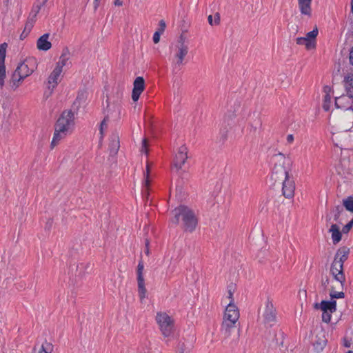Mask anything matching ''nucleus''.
<instances>
[{"label": "nucleus", "mask_w": 353, "mask_h": 353, "mask_svg": "<svg viewBox=\"0 0 353 353\" xmlns=\"http://www.w3.org/2000/svg\"><path fill=\"white\" fill-rule=\"evenodd\" d=\"M348 254V248L345 247L341 248L337 250L334 256V261H336V262H338L340 265L342 264V266L343 267V263L347 259Z\"/></svg>", "instance_id": "a211bd4d"}, {"label": "nucleus", "mask_w": 353, "mask_h": 353, "mask_svg": "<svg viewBox=\"0 0 353 353\" xmlns=\"http://www.w3.org/2000/svg\"><path fill=\"white\" fill-rule=\"evenodd\" d=\"M330 273L334 279L339 283L341 288L343 289L345 281V276L342 264L340 265L336 261H333L330 267Z\"/></svg>", "instance_id": "6e6552de"}, {"label": "nucleus", "mask_w": 353, "mask_h": 353, "mask_svg": "<svg viewBox=\"0 0 353 353\" xmlns=\"http://www.w3.org/2000/svg\"><path fill=\"white\" fill-rule=\"evenodd\" d=\"M330 103H331L330 94L325 95L324 100H323V108L324 109V110L328 111L330 110Z\"/></svg>", "instance_id": "473e14b6"}, {"label": "nucleus", "mask_w": 353, "mask_h": 353, "mask_svg": "<svg viewBox=\"0 0 353 353\" xmlns=\"http://www.w3.org/2000/svg\"><path fill=\"white\" fill-rule=\"evenodd\" d=\"M183 41L184 42V39H183V36L181 35V37H180L179 44H181V42H183Z\"/></svg>", "instance_id": "69168bd1"}, {"label": "nucleus", "mask_w": 353, "mask_h": 353, "mask_svg": "<svg viewBox=\"0 0 353 353\" xmlns=\"http://www.w3.org/2000/svg\"><path fill=\"white\" fill-rule=\"evenodd\" d=\"M26 30H23V32H22V34H21V38L22 39V37H26L28 34H26Z\"/></svg>", "instance_id": "e2e57ef3"}, {"label": "nucleus", "mask_w": 353, "mask_h": 353, "mask_svg": "<svg viewBox=\"0 0 353 353\" xmlns=\"http://www.w3.org/2000/svg\"><path fill=\"white\" fill-rule=\"evenodd\" d=\"M323 92H325V95L330 94L331 88L328 85L324 86Z\"/></svg>", "instance_id": "864d4df0"}, {"label": "nucleus", "mask_w": 353, "mask_h": 353, "mask_svg": "<svg viewBox=\"0 0 353 353\" xmlns=\"http://www.w3.org/2000/svg\"><path fill=\"white\" fill-rule=\"evenodd\" d=\"M150 164L149 162L147 163L146 165V170L145 172H144L143 174V187L144 190H143V196H145L147 199H148V187L150 185Z\"/></svg>", "instance_id": "aec40b11"}, {"label": "nucleus", "mask_w": 353, "mask_h": 353, "mask_svg": "<svg viewBox=\"0 0 353 353\" xmlns=\"http://www.w3.org/2000/svg\"><path fill=\"white\" fill-rule=\"evenodd\" d=\"M156 321L164 337H169L173 333L174 321L165 312H158Z\"/></svg>", "instance_id": "20e7f679"}, {"label": "nucleus", "mask_w": 353, "mask_h": 353, "mask_svg": "<svg viewBox=\"0 0 353 353\" xmlns=\"http://www.w3.org/2000/svg\"><path fill=\"white\" fill-rule=\"evenodd\" d=\"M263 322L265 325L272 326L276 321V311L272 302L268 299L263 314Z\"/></svg>", "instance_id": "39448f33"}, {"label": "nucleus", "mask_w": 353, "mask_h": 353, "mask_svg": "<svg viewBox=\"0 0 353 353\" xmlns=\"http://www.w3.org/2000/svg\"><path fill=\"white\" fill-rule=\"evenodd\" d=\"M350 63L352 65H353V46L351 48V50L350 52Z\"/></svg>", "instance_id": "5fc2aeb1"}, {"label": "nucleus", "mask_w": 353, "mask_h": 353, "mask_svg": "<svg viewBox=\"0 0 353 353\" xmlns=\"http://www.w3.org/2000/svg\"><path fill=\"white\" fill-rule=\"evenodd\" d=\"M220 23V14L216 12L214 14V25H219Z\"/></svg>", "instance_id": "603ef678"}, {"label": "nucleus", "mask_w": 353, "mask_h": 353, "mask_svg": "<svg viewBox=\"0 0 353 353\" xmlns=\"http://www.w3.org/2000/svg\"><path fill=\"white\" fill-rule=\"evenodd\" d=\"M172 213L174 217L171 219L172 223L178 224L181 219L185 231L192 232L195 230L198 220L194 212L190 208L181 205L176 208Z\"/></svg>", "instance_id": "7ed1b4c3"}, {"label": "nucleus", "mask_w": 353, "mask_h": 353, "mask_svg": "<svg viewBox=\"0 0 353 353\" xmlns=\"http://www.w3.org/2000/svg\"><path fill=\"white\" fill-rule=\"evenodd\" d=\"M343 211V208L341 205H337L333 208L331 212L334 214V221H338L341 213Z\"/></svg>", "instance_id": "c756f323"}, {"label": "nucleus", "mask_w": 353, "mask_h": 353, "mask_svg": "<svg viewBox=\"0 0 353 353\" xmlns=\"http://www.w3.org/2000/svg\"><path fill=\"white\" fill-rule=\"evenodd\" d=\"M5 78H6L5 62H0V86L1 88L4 85Z\"/></svg>", "instance_id": "c85d7f7f"}, {"label": "nucleus", "mask_w": 353, "mask_h": 353, "mask_svg": "<svg viewBox=\"0 0 353 353\" xmlns=\"http://www.w3.org/2000/svg\"><path fill=\"white\" fill-rule=\"evenodd\" d=\"M239 336H240V330L238 331L237 336L235 339H232L231 342H230L229 345L231 348H234L238 345Z\"/></svg>", "instance_id": "a19ab883"}, {"label": "nucleus", "mask_w": 353, "mask_h": 353, "mask_svg": "<svg viewBox=\"0 0 353 353\" xmlns=\"http://www.w3.org/2000/svg\"><path fill=\"white\" fill-rule=\"evenodd\" d=\"M161 34L162 33L159 31L154 32L153 35V41L154 43H157L159 42Z\"/></svg>", "instance_id": "37998d69"}, {"label": "nucleus", "mask_w": 353, "mask_h": 353, "mask_svg": "<svg viewBox=\"0 0 353 353\" xmlns=\"http://www.w3.org/2000/svg\"><path fill=\"white\" fill-rule=\"evenodd\" d=\"M308 38L305 37H298L296 39V43L299 45H305L306 41H307Z\"/></svg>", "instance_id": "c03bdc74"}, {"label": "nucleus", "mask_w": 353, "mask_h": 353, "mask_svg": "<svg viewBox=\"0 0 353 353\" xmlns=\"http://www.w3.org/2000/svg\"><path fill=\"white\" fill-rule=\"evenodd\" d=\"M176 49H177V51L175 54V57L176 58L177 61L176 62V64H177L178 65H180L182 64L185 57L187 55V54L188 52V47L183 41V42H181V44H179L176 46Z\"/></svg>", "instance_id": "2eb2a0df"}, {"label": "nucleus", "mask_w": 353, "mask_h": 353, "mask_svg": "<svg viewBox=\"0 0 353 353\" xmlns=\"http://www.w3.org/2000/svg\"><path fill=\"white\" fill-rule=\"evenodd\" d=\"M343 205L347 211L353 213V196H350L343 199Z\"/></svg>", "instance_id": "bb28decb"}, {"label": "nucleus", "mask_w": 353, "mask_h": 353, "mask_svg": "<svg viewBox=\"0 0 353 353\" xmlns=\"http://www.w3.org/2000/svg\"><path fill=\"white\" fill-rule=\"evenodd\" d=\"M344 345L347 347H350V343L348 342V341H345Z\"/></svg>", "instance_id": "0e129e2a"}, {"label": "nucleus", "mask_w": 353, "mask_h": 353, "mask_svg": "<svg viewBox=\"0 0 353 353\" xmlns=\"http://www.w3.org/2000/svg\"><path fill=\"white\" fill-rule=\"evenodd\" d=\"M74 125V113L69 110L62 112L54 125V132L50 143L51 149L57 146L61 140L71 132Z\"/></svg>", "instance_id": "f03ea898"}, {"label": "nucleus", "mask_w": 353, "mask_h": 353, "mask_svg": "<svg viewBox=\"0 0 353 353\" xmlns=\"http://www.w3.org/2000/svg\"><path fill=\"white\" fill-rule=\"evenodd\" d=\"M120 148L119 137L117 133H112L109 143V151L111 156H115Z\"/></svg>", "instance_id": "4468645a"}, {"label": "nucleus", "mask_w": 353, "mask_h": 353, "mask_svg": "<svg viewBox=\"0 0 353 353\" xmlns=\"http://www.w3.org/2000/svg\"><path fill=\"white\" fill-rule=\"evenodd\" d=\"M275 161L272 170V178L275 182H281L283 185V195L287 199H291L294 195L295 183L292 179L290 178L288 170L283 166L285 157L283 154L279 153L273 156Z\"/></svg>", "instance_id": "f257e3e1"}, {"label": "nucleus", "mask_w": 353, "mask_h": 353, "mask_svg": "<svg viewBox=\"0 0 353 353\" xmlns=\"http://www.w3.org/2000/svg\"><path fill=\"white\" fill-rule=\"evenodd\" d=\"M50 34L46 33L40 37L37 42V47L40 50L47 51L51 48L52 44L48 41Z\"/></svg>", "instance_id": "f3484780"}, {"label": "nucleus", "mask_w": 353, "mask_h": 353, "mask_svg": "<svg viewBox=\"0 0 353 353\" xmlns=\"http://www.w3.org/2000/svg\"><path fill=\"white\" fill-rule=\"evenodd\" d=\"M311 1L312 0H299L300 10L303 14L311 15Z\"/></svg>", "instance_id": "393cba45"}, {"label": "nucleus", "mask_w": 353, "mask_h": 353, "mask_svg": "<svg viewBox=\"0 0 353 353\" xmlns=\"http://www.w3.org/2000/svg\"><path fill=\"white\" fill-rule=\"evenodd\" d=\"M330 296L332 299H341L345 296V294L343 292H336L334 287L332 286L330 290Z\"/></svg>", "instance_id": "7c9ffc66"}, {"label": "nucleus", "mask_w": 353, "mask_h": 353, "mask_svg": "<svg viewBox=\"0 0 353 353\" xmlns=\"http://www.w3.org/2000/svg\"><path fill=\"white\" fill-rule=\"evenodd\" d=\"M147 147H148V140L146 139H143L142 141V146H141V152H144L146 154H148V151Z\"/></svg>", "instance_id": "79ce46f5"}, {"label": "nucleus", "mask_w": 353, "mask_h": 353, "mask_svg": "<svg viewBox=\"0 0 353 353\" xmlns=\"http://www.w3.org/2000/svg\"><path fill=\"white\" fill-rule=\"evenodd\" d=\"M144 265L143 263L141 261H139L137 266V283H138V292L140 297L141 301L145 298L147 290L145 287V281L143 278V271Z\"/></svg>", "instance_id": "1a4fd4ad"}, {"label": "nucleus", "mask_w": 353, "mask_h": 353, "mask_svg": "<svg viewBox=\"0 0 353 353\" xmlns=\"http://www.w3.org/2000/svg\"><path fill=\"white\" fill-rule=\"evenodd\" d=\"M83 99H84V94L83 93L79 94L75 101L74 102V105H76L77 103H78L79 105L80 101L83 100Z\"/></svg>", "instance_id": "09e8293b"}, {"label": "nucleus", "mask_w": 353, "mask_h": 353, "mask_svg": "<svg viewBox=\"0 0 353 353\" xmlns=\"http://www.w3.org/2000/svg\"><path fill=\"white\" fill-rule=\"evenodd\" d=\"M99 1H100V0H94V8L95 9H97V7L99 6Z\"/></svg>", "instance_id": "680f3d73"}, {"label": "nucleus", "mask_w": 353, "mask_h": 353, "mask_svg": "<svg viewBox=\"0 0 353 353\" xmlns=\"http://www.w3.org/2000/svg\"><path fill=\"white\" fill-rule=\"evenodd\" d=\"M329 232L332 233L333 243L334 245L337 244L341 240L342 237V234L339 226L336 224H332L329 230Z\"/></svg>", "instance_id": "4be33fe9"}, {"label": "nucleus", "mask_w": 353, "mask_h": 353, "mask_svg": "<svg viewBox=\"0 0 353 353\" xmlns=\"http://www.w3.org/2000/svg\"><path fill=\"white\" fill-rule=\"evenodd\" d=\"M114 4L116 6H121L123 5V1L121 0H114Z\"/></svg>", "instance_id": "bf43d9fd"}, {"label": "nucleus", "mask_w": 353, "mask_h": 353, "mask_svg": "<svg viewBox=\"0 0 353 353\" xmlns=\"http://www.w3.org/2000/svg\"><path fill=\"white\" fill-rule=\"evenodd\" d=\"M185 350V345L183 343H179L177 347L176 353H184V351Z\"/></svg>", "instance_id": "a18cd8bd"}, {"label": "nucleus", "mask_w": 353, "mask_h": 353, "mask_svg": "<svg viewBox=\"0 0 353 353\" xmlns=\"http://www.w3.org/2000/svg\"><path fill=\"white\" fill-rule=\"evenodd\" d=\"M62 72V70L59 67H55L53 71L51 72L48 78V83L50 84L53 83L52 88H54L58 83V79Z\"/></svg>", "instance_id": "a878e982"}, {"label": "nucleus", "mask_w": 353, "mask_h": 353, "mask_svg": "<svg viewBox=\"0 0 353 353\" xmlns=\"http://www.w3.org/2000/svg\"><path fill=\"white\" fill-rule=\"evenodd\" d=\"M327 219H328V221L331 220V218L329 217L328 216H327Z\"/></svg>", "instance_id": "774afa93"}, {"label": "nucleus", "mask_w": 353, "mask_h": 353, "mask_svg": "<svg viewBox=\"0 0 353 353\" xmlns=\"http://www.w3.org/2000/svg\"><path fill=\"white\" fill-rule=\"evenodd\" d=\"M345 99V96H341V97H336V99H335V105L337 108H340L341 106H340L339 103H341L342 101H343Z\"/></svg>", "instance_id": "49530a36"}, {"label": "nucleus", "mask_w": 353, "mask_h": 353, "mask_svg": "<svg viewBox=\"0 0 353 353\" xmlns=\"http://www.w3.org/2000/svg\"><path fill=\"white\" fill-rule=\"evenodd\" d=\"M307 50L314 49L316 46L315 41H312L311 39H307L305 45Z\"/></svg>", "instance_id": "4c0bfd02"}, {"label": "nucleus", "mask_w": 353, "mask_h": 353, "mask_svg": "<svg viewBox=\"0 0 353 353\" xmlns=\"http://www.w3.org/2000/svg\"><path fill=\"white\" fill-rule=\"evenodd\" d=\"M48 0H37V2L32 6V10L30 13V20L32 21H36L37 14L39 12L42 6H43Z\"/></svg>", "instance_id": "6ab92c4d"}, {"label": "nucleus", "mask_w": 353, "mask_h": 353, "mask_svg": "<svg viewBox=\"0 0 353 353\" xmlns=\"http://www.w3.org/2000/svg\"><path fill=\"white\" fill-rule=\"evenodd\" d=\"M352 226H353V219L343 228L342 232L345 234L349 232V231L351 230Z\"/></svg>", "instance_id": "58836bf2"}, {"label": "nucleus", "mask_w": 353, "mask_h": 353, "mask_svg": "<svg viewBox=\"0 0 353 353\" xmlns=\"http://www.w3.org/2000/svg\"><path fill=\"white\" fill-rule=\"evenodd\" d=\"M240 105H241V103L239 101H236L235 103H234V110H230L229 109V111H232V116H235V112H237L240 108Z\"/></svg>", "instance_id": "de8ad7c7"}, {"label": "nucleus", "mask_w": 353, "mask_h": 353, "mask_svg": "<svg viewBox=\"0 0 353 353\" xmlns=\"http://www.w3.org/2000/svg\"><path fill=\"white\" fill-rule=\"evenodd\" d=\"M347 353H353V351L349 350Z\"/></svg>", "instance_id": "338daca9"}, {"label": "nucleus", "mask_w": 353, "mask_h": 353, "mask_svg": "<svg viewBox=\"0 0 353 353\" xmlns=\"http://www.w3.org/2000/svg\"><path fill=\"white\" fill-rule=\"evenodd\" d=\"M208 23H209V24L210 26H214V20L213 21L212 15H209L208 16Z\"/></svg>", "instance_id": "4d7b16f0"}, {"label": "nucleus", "mask_w": 353, "mask_h": 353, "mask_svg": "<svg viewBox=\"0 0 353 353\" xmlns=\"http://www.w3.org/2000/svg\"><path fill=\"white\" fill-rule=\"evenodd\" d=\"M248 126L251 134H259L262 128V121L258 112H254L252 114L249 115Z\"/></svg>", "instance_id": "0eeeda50"}, {"label": "nucleus", "mask_w": 353, "mask_h": 353, "mask_svg": "<svg viewBox=\"0 0 353 353\" xmlns=\"http://www.w3.org/2000/svg\"><path fill=\"white\" fill-rule=\"evenodd\" d=\"M333 312H323L322 314V321L325 323H330L331 320V315Z\"/></svg>", "instance_id": "e433bc0d"}, {"label": "nucleus", "mask_w": 353, "mask_h": 353, "mask_svg": "<svg viewBox=\"0 0 353 353\" xmlns=\"http://www.w3.org/2000/svg\"><path fill=\"white\" fill-rule=\"evenodd\" d=\"M188 148L185 145H181L179 148L174 158V166L178 170L182 168V166L185 164L186 160L188 159Z\"/></svg>", "instance_id": "9d476101"}, {"label": "nucleus", "mask_w": 353, "mask_h": 353, "mask_svg": "<svg viewBox=\"0 0 353 353\" xmlns=\"http://www.w3.org/2000/svg\"><path fill=\"white\" fill-rule=\"evenodd\" d=\"M145 89V81L142 77H137L133 83L132 99L134 101H138L141 94Z\"/></svg>", "instance_id": "f8f14e48"}, {"label": "nucleus", "mask_w": 353, "mask_h": 353, "mask_svg": "<svg viewBox=\"0 0 353 353\" xmlns=\"http://www.w3.org/2000/svg\"><path fill=\"white\" fill-rule=\"evenodd\" d=\"M318 35V29L315 28L313 30L307 33L305 38H308V39H311L312 41H315V38Z\"/></svg>", "instance_id": "c9c22d12"}, {"label": "nucleus", "mask_w": 353, "mask_h": 353, "mask_svg": "<svg viewBox=\"0 0 353 353\" xmlns=\"http://www.w3.org/2000/svg\"><path fill=\"white\" fill-rule=\"evenodd\" d=\"M24 78L17 70L13 72L10 83L12 88L16 89L20 85V83L23 81Z\"/></svg>", "instance_id": "b1692460"}, {"label": "nucleus", "mask_w": 353, "mask_h": 353, "mask_svg": "<svg viewBox=\"0 0 353 353\" xmlns=\"http://www.w3.org/2000/svg\"><path fill=\"white\" fill-rule=\"evenodd\" d=\"M329 283H330L329 277L327 275H325V276L322 275L321 280V284L324 290H325L327 289V288L329 285Z\"/></svg>", "instance_id": "f704fd0d"}, {"label": "nucleus", "mask_w": 353, "mask_h": 353, "mask_svg": "<svg viewBox=\"0 0 353 353\" xmlns=\"http://www.w3.org/2000/svg\"><path fill=\"white\" fill-rule=\"evenodd\" d=\"M70 57V53L69 49L68 48H63L56 67H59V68L63 70V67L66 65Z\"/></svg>", "instance_id": "5701e85b"}, {"label": "nucleus", "mask_w": 353, "mask_h": 353, "mask_svg": "<svg viewBox=\"0 0 353 353\" xmlns=\"http://www.w3.org/2000/svg\"><path fill=\"white\" fill-rule=\"evenodd\" d=\"M109 121L108 115L105 116L103 121L101 122L99 131L101 134V138L103 139L104 135V131L108 128V123Z\"/></svg>", "instance_id": "cd10ccee"}, {"label": "nucleus", "mask_w": 353, "mask_h": 353, "mask_svg": "<svg viewBox=\"0 0 353 353\" xmlns=\"http://www.w3.org/2000/svg\"><path fill=\"white\" fill-rule=\"evenodd\" d=\"M37 61L34 58L26 59L19 64L16 70L23 77L24 79L32 74L37 68Z\"/></svg>", "instance_id": "423d86ee"}, {"label": "nucleus", "mask_w": 353, "mask_h": 353, "mask_svg": "<svg viewBox=\"0 0 353 353\" xmlns=\"http://www.w3.org/2000/svg\"><path fill=\"white\" fill-rule=\"evenodd\" d=\"M236 322L223 321L221 326V332L224 335V340L226 341L231 335L232 330L235 327Z\"/></svg>", "instance_id": "dca6fc26"}, {"label": "nucleus", "mask_w": 353, "mask_h": 353, "mask_svg": "<svg viewBox=\"0 0 353 353\" xmlns=\"http://www.w3.org/2000/svg\"><path fill=\"white\" fill-rule=\"evenodd\" d=\"M239 319V312L237 307L230 301L227 305L223 316L224 321L237 322Z\"/></svg>", "instance_id": "9b49d317"}, {"label": "nucleus", "mask_w": 353, "mask_h": 353, "mask_svg": "<svg viewBox=\"0 0 353 353\" xmlns=\"http://www.w3.org/2000/svg\"><path fill=\"white\" fill-rule=\"evenodd\" d=\"M314 308L320 309L322 312H335L336 310V301H322L320 303H315Z\"/></svg>", "instance_id": "ddd939ff"}, {"label": "nucleus", "mask_w": 353, "mask_h": 353, "mask_svg": "<svg viewBox=\"0 0 353 353\" xmlns=\"http://www.w3.org/2000/svg\"><path fill=\"white\" fill-rule=\"evenodd\" d=\"M7 46L6 43L0 45V62H5Z\"/></svg>", "instance_id": "2f4dec72"}, {"label": "nucleus", "mask_w": 353, "mask_h": 353, "mask_svg": "<svg viewBox=\"0 0 353 353\" xmlns=\"http://www.w3.org/2000/svg\"><path fill=\"white\" fill-rule=\"evenodd\" d=\"M165 28V23L163 20L159 21V32L163 33Z\"/></svg>", "instance_id": "8fccbe9b"}, {"label": "nucleus", "mask_w": 353, "mask_h": 353, "mask_svg": "<svg viewBox=\"0 0 353 353\" xmlns=\"http://www.w3.org/2000/svg\"><path fill=\"white\" fill-rule=\"evenodd\" d=\"M149 245H150L149 240L145 239V254L148 256L150 254Z\"/></svg>", "instance_id": "3c124183"}, {"label": "nucleus", "mask_w": 353, "mask_h": 353, "mask_svg": "<svg viewBox=\"0 0 353 353\" xmlns=\"http://www.w3.org/2000/svg\"><path fill=\"white\" fill-rule=\"evenodd\" d=\"M39 353H48V352L46 350L44 346L42 345L41 350L39 351Z\"/></svg>", "instance_id": "052dcab7"}, {"label": "nucleus", "mask_w": 353, "mask_h": 353, "mask_svg": "<svg viewBox=\"0 0 353 353\" xmlns=\"http://www.w3.org/2000/svg\"><path fill=\"white\" fill-rule=\"evenodd\" d=\"M344 82L347 97L353 99V74H347L344 79Z\"/></svg>", "instance_id": "412c9836"}, {"label": "nucleus", "mask_w": 353, "mask_h": 353, "mask_svg": "<svg viewBox=\"0 0 353 353\" xmlns=\"http://www.w3.org/2000/svg\"><path fill=\"white\" fill-rule=\"evenodd\" d=\"M294 141V136L292 134H288L287 136V141L289 143H292Z\"/></svg>", "instance_id": "13d9d810"}, {"label": "nucleus", "mask_w": 353, "mask_h": 353, "mask_svg": "<svg viewBox=\"0 0 353 353\" xmlns=\"http://www.w3.org/2000/svg\"><path fill=\"white\" fill-rule=\"evenodd\" d=\"M325 344H326L325 339H322L320 341H315L314 342V345L317 350H322L323 349V347L325 346Z\"/></svg>", "instance_id": "72a5a7b5"}, {"label": "nucleus", "mask_w": 353, "mask_h": 353, "mask_svg": "<svg viewBox=\"0 0 353 353\" xmlns=\"http://www.w3.org/2000/svg\"><path fill=\"white\" fill-rule=\"evenodd\" d=\"M34 22L35 21H32L30 20V17H28V21H27V23L26 24V26H25V30H26V32H27L26 34H28L30 32V31L31 28H32L33 24H34Z\"/></svg>", "instance_id": "ea45409f"}, {"label": "nucleus", "mask_w": 353, "mask_h": 353, "mask_svg": "<svg viewBox=\"0 0 353 353\" xmlns=\"http://www.w3.org/2000/svg\"><path fill=\"white\" fill-rule=\"evenodd\" d=\"M228 299H230V301H232V303H233V292L232 291V289L228 290Z\"/></svg>", "instance_id": "6e6d98bb"}]
</instances>
